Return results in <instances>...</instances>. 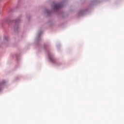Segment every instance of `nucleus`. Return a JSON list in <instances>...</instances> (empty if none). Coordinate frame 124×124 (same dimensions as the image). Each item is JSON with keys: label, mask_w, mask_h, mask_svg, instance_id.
Masks as SVG:
<instances>
[{"label": "nucleus", "mask_w": 124, "mask_h": 124, "mask_svg": "<svg viewBox=\"0 0 124 124\" xmlns=\"http://www.w3.org/2000/svg\"><path fill=\"white\" fill-rule=\"evenodd\" d=\"M5 83H6V81H5V80H3V81L0 83V90H1V88L2 87V86H3V85H4V84H5Z\"/></svg>", "instance_id": "obj_2"}, {"label": "nucleus", "mask_w": 124, "mask_h": 124, "mask_svg": "<svg viewBox=\"0 0 124 124\" xmlns=\"http://www.w3.org/2000/svg\"><path fill=\"white\" fill-rule=\"evenodd\" d=\"M49 59L51 62H56V59H55V58H54V57H51L50 56H49Z\"/></svg>", "instance_id": "obj_3"}, {"label": "nucleus", "mask_w": 124, "mask_h": 124, "mask_svg": "<svg viewBox=\"0 0 124 124\" xmlns=\"http://www.w3.org/2000/svg\"><path fill=\"white\" fill-rule=\"evenodd\" d=\"M61 6V4H56L54 5V9H58V8H60Z\"/></svg>", "instance_id": "obj_1"}]
</instances>
